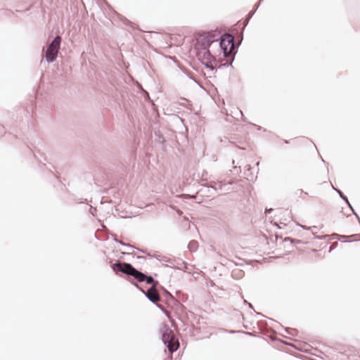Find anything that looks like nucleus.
I'll return each mask as SVG.
<instances>
[{"instance_id":"3","label":"nucleus","mask_w":360,"mask_h":360,"mask_svg":"<svg viewBox=\"0 0 360 360\" xmlns=\"http://www.w3.org/2000/svg\"><path fill=\"white\" fill-rule=\"evenodd\" d=\"M60 41L61 37L57 36L47 48L45 56L49 62H53L56 60L60 49Z\"/></svg>"},{"instance_id":"4","label":"nucleus","mask_w":360,"mask_h":360,"mask_svg":"<svg viewBox=\"0 0 360 360\" xmlns=\"http://www.w3.org/2000/svg\"><path fill=\"white\" fill-rule=\"evenodd\" d=\"M219 45L221 50L223 51L224 56H229L234 49L233 36L231 34L224 35L221 39Z\"/></svg>"},{"instance_id":"8","label":"nucleus","mask_w":360,"mask_h":360,"mask_svg":"<svg viewBox=\"0 0 360 360\" xmlns=\"http://www.w3.org/2000/svg\"><path fill=\"white\" fill-rule=\"evenodd\" d=\"M300 345L301 344L299 343V346H297L296 347L298 348L299 349H300L302 351H304V352H307L309 350L310 346L309 345L304 344L303 345V347H301Z\"/></svg>"},{"instance_id":"7","label":"nucleus","mask_w":360,"mask_h":360,"mask_svg":"<svg viewBox=\"0 0 360 360\" xmlns=\"http://www.w3.org/2000/svg\"><path fill=\"white\" fill-rule=\"evenodd\" d=\"M146 295L147 297L153 302H159L160 300L159 293L156 290V286H152L150 288H149Z\"/></svg>"},{"instance_id":"2","label":"nucleus","mask_w":360,"mask_h":360,"mask_svg":"<svg viewBox=\"0 0 360 360\" xmlns=\"http://www.w3.org/2000/svg\"><path fill=\"white\" fill-rule=\"evenodd\" d=\"M162 340L165 345H167L169 351L173 352L178 349L179 343L177 339L175 338L173 330L166 324H164L161 328Z\"/></svg>"},{"instance_id":"6","label":"nucleus","mask_w":360,"mask_h":360,"mask_svg":"<svg viewBox=\"0 0 360 360\" xmlns=\"http://www.w3.org/2000/svg\"><path fill=\"white\" fill-rule=\"evenodd\" d=\"M214 41L213 35L210 33L200 34L197 39V45L201 46L202 49H207Z\"/></svg>"},{"instance_id":"5","label":"nucleus","mask_w":360,"mask_h":360,"mask_svg":"<svg viewBox=\"0 0 360 360\" xmlns=\"http://www.w3.org/2000/svg\"><path fill=\"white\" fill-rule=\"evenodd\" d=\"M198 57L207 68H213L215 59L207 49H202V51L198 53Z\"/></svg>"},{"instance_id":"1","label":"nucleus","mask_w":360,"mask_h":360,"mask_svg":"<svg viewBox=\"0 0 360 360\" xmlns=\"http://www.w3.org/2000/svg\"><path fill=\"white\" fill-rule=\"evenodd\" d=\"M113 271L117 274L118 271H121L127 275L133 276L139 282L146 281L148 284H153L152 286H156L158 284L157 281H155L151 276H147L144 274L137 271L130 264L127 263H115L112 266Z\"/></svg>"}]
</instances>
